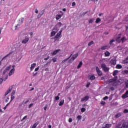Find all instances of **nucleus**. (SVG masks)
<instances>
[{
  "mask_svg": "<svg viewBox=\"0 0 128 128\" xmlns=\"http://www.w3.org/2000/svg\"><path fill=\"white\" fill-rule=\"evenodd\" d=\"M116 128H128V122L122 120L116 125Z\"/></svg>",
  "mask_w": 128,
  "mask_h": 128,
  "instance_id": "nucleus-1",
  "label": "nucleus"
},
{
  "mask_svg": "<svg viewBox=\"0 0 128 128\" xmlns=\"http://www.w3.org/2000/svg\"><path fill=\"white\" fill-rule=\"evenodd\" d=\"M101 66H102L103 70H104V72H106L110 70V68L106 67V65L104 63L102 64H101Z\"/></svg>",
  "mask_w": 128,
  "mask_h": 128,
  "instance_id": "nucleus-2",
  "label": "nucleus"
},
{
  "mask_svg": "<svg viewBox=\"0 0 128 128\" xmlns=\"http://www.w3.org/2000/svg\"><path fill=\"white\" fill-rule=\"evenodd\" d=\"M118 80V76H116L114 78L109 80L108 81L106 82V84H110L111 82H114Z\"/></svg>",
  "mask_w": 128,
  "mask_h": 128,
  "instance_id": "nucleus-3",
  "label": "nucleus"
},
{
  "mask_svg": "<svg viewBox=\"0 0 128 128\" xmlns=\"http://www.w3.org/2000/svg\"><path fill=\"white\" fill-rule=\"evenodd\" d=\"M52 30L54 31H52V32H51V36H54L56 34V32H58V28H56V27H54L53 28Z\"/></svg>",
  "mask_w": 128,
  "mask_h": 128,
  "instance_id": "nucleus-4",
  "label": "nucleus"
},
{
  "mask_svg": "<svg viewBox=\"0 0 128 128\" xmlns=\"http://www.w3.org/2000/svg\"><path fill=\"white\" fill-rule=\"evenodd\" d=\"M96 72L98 76H102V72L100 70V68H98V66L96 67Z\"/></svg>",
  "mask_w": 128,
  "mask_h": 128,
  "instance_id": "nucleus-5",
  "label": "nucleus"
},
{
  "mask_svg": "<svg viewBox=\"0 0 128 128\" xmlns=\"http://www.w3.org/2000/svg\"><path fill=\"white\" fill-rule=\"evenodd\" d=\"M12 86H10L8 90H6V92H5L4 94V96H8V94H10V92H12Z\"/></svg>",
  "mask_w": 128,
  "mask_h": 128,
  "instance_id": "nucleus-6",
  "label": "nucleus"
},
{
  "mask_svg": "<svg viewBox=\"0 0 128 128\" xmlns=\"http://www.w3.org/2000/svg\"><path fill=\"white\" fill-rule=\"evenodd\" d=\"M30 40V38H28V36H26L24 40H22V44H26Z\"/></svg>",
  "mask_w": 128,
  "mask_h": 128,
  "instance_id": "nucleus-7",
  "label": "nucleus"
},
{
  "mask_svg": "<svg viewBox=\"0 0 128 128\" xmlns=\"http://www.w3.org/2000/svg\"><path fill=\"white\" fill-rule=\"evenodd\" d=\"M16 70V69L14 68H12L10 72L8 73L9 76H12V74H14V71Z\"/></svg>",
  "mask_w": 128,
  "mask_h": 128,
  "instance_id": "nucleus-8",
  "label": "nucleus"
},
{
  "mask_svg": "<svg viewBox=\"0 0 128 128\" xmlns=\"http://www.w3.org/2000/svg\"><path fill=\"white\" fill-rule=\"evenodd\" d=\"M88 78L90 80H96V76L94 74L90 75L88 76Z\"/></svg>",
  "mask_w": 128,
  "mask_h": 128,
  "instance_id": "nucleus-9",
  "label": "nucleus"
},
{
  "mask_svg": "<svg viewBox=\"0 0 128 128\" xmlns=\"http://www.w3.org/2000/svg\"><path fill=\"white\" fill-rule=\"evenodd\" d=\"M110 62L111 64H113V66H116V60L115 58H112L110 60Z\"/></svg>",
  "mask_w": 128,
  "mask_h": 128,
  "instance_id": "nucleus-10",
  "label": "nucleus"
},
{
  "mask_svg": "<svg viewBox=\"0 0 128 128\" xmlns=\"http://www.w3.org/2000/svg\"><path fill=\"white\" fill-rule=\"evenodd\" d=\"M89 98H90V96H86L84 98L81 99V102H84V100L86 102H87V100H88Z\"/></svg>",
  "mask_w": 128,
  "mask_h": 128,
  "instance_id": "nucleus-11",
  "label": "nucleus"
},
{
  "mask_svg": "<svg viewBox=\"0 0 128 128\" xmlns=\"http://www.w3.org/2000/svg\"><path fill=\"white\" fill-rule=\"evenodd\" d=\"M122 112H119L116 114L115 118H120L122 116Z\"/></svg>",
  "mask_w": 128,
  "mask_h": 128,
  "instance_id": "nucleus-12",
  "label": "nucleus"
},
{
  "mask_svg": "<svg viewBox=\"0 0 128 128\" xmlns=\"http://www.w3.org/2000/svg\"><path fill=\"white\" fill-rule=\"evenodd\" d=\"M128 98V90H127L125 94H123L122 96V98Z\"/></svg>",
  "mask_w": 128,
  "mask_h": 128,
  "instance_id": "nucleus-13",
  "label": "nucleus"
},
{
  "mask_svg": "<svg viewBox=\"0 0 128 128\" xmlns=\"http://www.w3.org/2000/svg\"><path fill=\"white\" fill-rule=\"evenodd\" d=\"M62 16H64V14H56V20H58L61 18Z\"/></svg>",
  "mask_w": 128,
  "mask_h": 128,
  "instance_id": "nucleus-14",
  "label": "nucleus"
},
{
  "mask_svg": "<svg viewBox=\"0 0 128 128\" xmlns=\"http://www.w3.org/2000/svg\"><path fill=\"white\" fill-rule=\"evenodd\" d=\"M36 63H34L31 64V66L30 68V70L31 72L32 70H34V68H36Z\"/></svg>",
  "mask_w": 128,
  "mask_h": 128,
  "instance_id": "nucleus-15",
  "label": "nucleus"
},
{
  "mask_svg": "<svg viewBox=\"0 0 128 128\" xmlns=\"http://www.w3.org/2000/svg\"><path fill=\"white\" fill-rule=\"evenodd\" d=\"M72 54H71L70 55V56L68 58H66V59L63 60L62 62V64H64V62H66L67 60H70V58H72Z\"/></svg>",
  "mask_w": 128,
  "mask_h": 128,
  "instance_id": "nucleus-16",
  "label": "nucleus"
},
{
  "mask_svg": "<svg viewBox=\"0 0 128 128\" xmlns=\"http://www.w3.org/2000/svg\"><path fill=\"white\" fill-rule=\"evenodd\" d=\"M116 42H118V44H120V42H122V40L120 39V36H119L116 38Z\"/></svg>",
  "mask_w": 128,
  "mask_h": 128,
  "instance_id": "nucleus-17",
  "label": "nucleus"
},
{
  "mask_svg": "<svg viewBox=\"0 0 128 128\" xmlns=\"http://www.w3.org/2000/svg\"><path fill=\"white\" fill-rule=\"evenodd\" d=\"M108 46H102L100 48V50H108Z\"/></svg>",
  "mask_w": 128,
  "mask_h": 128,
  "instance_id": "nucleus-18",
  "label": "nucleus"
},
{
  "mask_svg": "<svg viewBox=\"0 0 128 128\" xmlns=\"http://www.w3.org/2000/svg\"><path fill=\"white\" fill-rule=\"evenodd\" d=\"M104 56H110V53L108 51H106L104 52Z\"/></svg>",
  "mask_w": 128,
  "mask_h": 128,
  "instance_id": "nucleus-19",
  "label": "nucleus"
},
{
  "mask_svg": "<svg viewBox=\"0 0 128 128\" xmlns=\"http://www.w3.org/2000/svg\"><path fill=\"white\" fill-rule=\"evenodd\" d=\"M60 50L58 49V50H56L54 51V52L52 53V54H53V56H54L55 54H56L58 52H60Z\"/></svg>",
  "mask_w": 128,
  "mask_h": 128,
  "instance_id": "nucleus-20",
  "label": "nucleus"
},
{
  "mask_svg": "<svg viewBox=\"0 0 128 128\" xmlns=\"http://www.w3.org/2000/svg\"><path fill=\"white\" fill-rule=\"evenodd\" d=\"M82 62H80L79 64L77 66V68L78 69L80 68H82Z\"/></svg>",
  "mask_w": 128,
  "mask_h": 128,
  "instance_id": "nucleus-21",
  "label": "nucleus"
},
{
  "mask_svg": "<svg viewBox=\"0 0 128 128\" xmlns=\"http://www.w3.org/2000/svg\"><path fill=\"white\" fill-rule=\"evenodd\" d=\"M61 34L59 33H57L56 35L55 36V40H58V38L60 37Z\"/></svg>",
  "mask_w": 128,
  "mask_h": 128,
  "instance_id": "nucleus-22",
  "label": "nucleus"
},
{
  "mask_svg": "<svg viewBox=\"0 0 128 128\" xmlns=\"http://www.w3.org/2000/svg\"><path fill=\"white\" fill-rule=\"evenodd\" d=\"M118 74V70H114V72H113V76H116V75Z\"/></svg>",
  "mask_w": 128,
  "mask_h": 128,
  "instance_id": "nucleus-23",
  "label": "nucleus"
},
{
  "mask_svg": "<svg viewBox=\"0 0 128 128\" xmlns=\"http://www.w3.org/2000/svg\"><path fill=\"white\" fill-rule=\"evenodd\" d=\"M12 52H10L6 56L4 57L2 60H4V58H8V56H10V54H12Z\"/></svg>",
  "mask_w": 128,
  "mask_h": 128,
  "instance_id": "nucleus-24",
  "label": "nucleus"
},
{
  "mask_svg": "<svg viewBox=\"0 0 128 128\" xmlns=\"http://www.w3.org/2000/svg\"><path fill=\"white\" fill-rule=\"evenodd\" d=\"M116 68L120 70V68H122V66L121 64H118L116 66Z\"/></svg>",
  "mask_w": 128,
  "mask_h": 128,
  "instance_id": "nucleus-25",
  "label": "nucleus"
},
{
  "mask_svg": "<svg viewBox=\"0 0 128 128\" xmlns=\"http://www.w3.org/2000/svg\"><path fill=\"white\" fill-rule=\"evenodd\" d=\"M64 104V100H62L59 103V106H62Z\"/></svg>",
  "mask_w": 128,
  "mask_h": 128,
  "instance_id": "nucleus-26",
  "label": "nucleus"
},
{
  "mask_svg": "<svg viewBox=\"0 0 128 128\" xmlns=\"http://www.w3.org/2000/svg\"><path fill=\"white\" fill-rule=\"evenodd\" d=\"M112 126V125L110 124H106V126L104 127H102V128H110Z\"/></svg>",
  "mask_w": 128,
  "mask_h": 128,
  "instance_id": "nucleus-27",
  "label": "nucleus"
},
{
  "mask_svg": "<svg viewBox=\"0 0 128 128\" xmlns=\"http://www.w3.org/2000/svg\"><path fill=\"white\" fill-rule=\"evenodd\" d=\"M8 74L3 76L4 80H8Z\"/></svg>",
  "mask_w": 128,
  "mask_h": 128,
  "instance_id": "nucleus-28",
  "label": "nucleus"
},
{
  "mask_svg": "<svg viewBox=\"0 0 128 128\" xmlns=\"http://www.w3.org/2000/svg\"><path fill=\"white\" fill-rule=\"evenodd\" d=\"M126 37H123L121 38L122 44H124V42H126Z\"/></svg>",
  "mask_w": 128,
  "mask_h": 128,
  "instance_id": "nucleus-29",
  "label": "nucleus"
},
{
  "mask_svg": "<svg viewBox=\"0 0 128 128\" xmlns=\"http://www.w3.org/2000/svg\"><path fill=\"white\" fill-rule=\"evenodd\" d=\"M102 22V20L100 18H97L95 22L96 24H98V22Z\"/></svg>",
  "mask_w": 128,
  "mask_h": 128,
  "instance_id": "nucleus-30",
  "label": "nucleus"
},
{
  "mask_svg": "<svg viewBox=\"0 0 128 128\" xmlns=\"http://www.w3.org/2000/svg\"><path fill=\"white\" fill-rule=\"evenodd\" d=\"M78 56V54H74V55H73V56H72V58H74V59L77 58Z\"/></svg>",
  "mask_w": 128,
  "mask_h": 128,
  "instance_id": "nucleus-31",
  "label": "nucleus"
},
{
  "mask_svg": "<svg viewBox=\"0 0 128 128\" xmlns=\"http://www.w3.org/2000/svg\"><path fill=\"white\" fill-rule=\"evenodd\" d=\"M74 60V58H72V57L68 61V62L69 64H72Z\"/></svg>",
  "mask_w": 128,
  "mask_h": 128,
  "instance_id": "nucleus-32",
  "label": "nucleus"
},
{
  "mask_svg": "<svg viewBox=\"0 0 128 128\" xmlns=\"http://www.w3.org/2000/svg\"><path fill=\"white\" fill-rule=\"evenodd\" d=\"M94 18H90L88 20L89 24H92V22H94Z\"/></svg>",
  "mask_w": 128,
  "mask_h": 128,
  "instance_id": "nucleus-33",
  "label": "nucleus"
},
{
  "mask_svg": "<svg viewBox=\"0 0 128 128\" xmlns=\"http://www.w3.org/2000/svg\"><path fill=\"white\" fill-rule=\"evenodd\" d=\"M124 84L126 86V88H128V80H126L124 82Z\"/></svg>",
  "mask_w": 128,
  "mask_h": 128,
  "instance_id": "nucleus-34",
  "label": "nucleus"
},
{
  "mask_svg": "<svg viewBox=\"0 0 128 128\" xmlns=\"http://www.w3.org/2000/svg\"><path fill=\"white\" fill-rule=\"evenodd\" d=\"M14 98L15 97L14 96V95H11L10 102H12L14 100Z\"/></svg>",
  "mask_w": 128,
  "mask_h": 128,
  "instance_id": "nucleus-35",
  "label": "nucleus"
},
{
  "mask_svg": "<svg viewBox=\"0 0 128 128\" xmlns=\"http://www.w3.org/2000/svg\"><path fill=\"white\" fill-rule=\"evenodd\" d=\"M116 42V40H111L110 42H109V44L112 45V42Z\"/></svg>",
  "mask_w": 128,
  "mask_h": 128,
  "instance_id": "nucleus-36",
  "label": "nucleus"
},
{
  "mask_svg": "<svg viewBox=\"0 0 128 128\" xmlns=\"http://www.w3.org/2000/svg\"><path fill=\"white\" fill-rule=\"evenodd\" d=\"M94 44V41H91L88 42V46H92V44Z\"/></svg>",
  "mask_w": 128,
  "mask_h": 128,
  "instance_id": "nucleus-37",
  "label": "nucleus"
},
{
  "mask_svg": "<svg viewBox=\"0 0 128 128\" xmlns=\"http://www.w3.org/2000/svg\"><path fill=\"white\" fill-rule=\"evenodd\" d=\"M20 24H18L16 26H15L14 28L15 30H18V28H20Z\"/></svg>",
  "mask_w": 128,
  "mask_h": 128,
  "instance_id": "nucleus-38",
  "label": "nucleus"
},
{
  "mask_svg": "<svg viewBox=\"0 0 128 128\" xmlns=\"http://www.w3.org/2000/svg\"><path fill=\"white\" fill-rule=\"evenodd\" d=\"M44 10H42L39 14L42 16L44 14Z\"/></svg>",
  "mask_w": 128,
  "mask_h": 128,
  "instance_id": "nucleus-39",
  "label": "nucleus"
},
{
  "mask_svg": "<svg viewBox=\"0 0 128 128\" xmlns=\"http://www.w3.org/2000/svg\"><path fill=\"white\" fill-rule=\"evenodd\" d=\"M10 68H12V66H8L7 68H6V70H10Z\"/></svg>",
  "mask_w": 128,
  "mask_h": 128,
  "instance_id": "nucleus-40",
  "label": "nucleus"
},
{
  "mask_svg": "<svg viewBox=\"0 0 128 128\" xmlns=\"http://www.w3.org/2000/svg\"><path fill=\"white\" fill-rule=\"evenodd\" d=\"M86 108H81V112H86Z\"/></svg>",
  "mask_w": 128,
  "mask_h": 128,
  "instance_id": "nucleus-41",
  "label": "nucleus"
},
{
  "mask_svg": "<svg viewBox=\"0 0 128 128\" xmlns=\"http://www.w3.org/2000/svg\"><path fill=\"white\" fill-rule=\"evenodd\" d=\"M77 119L78 120H82V116H77Z\"/></svg>",
  "mask_w": 128,
  "mask_h": 128,
  "instance_id": "nucleus-42",
  "label": "nucleus"
},
{
  "mask_svg": "<svg viewBox=\"0 0 128 128\" xmlns=\"http://www.w3.org/2000/svg\"><path fill=\"white\" fill-rule=\"evenodd\" d=\"M60 100V96H55V100Z\"/></svg>",
  "mask_w": 128,
  "mask_h": 128,
  "instance_id": "nucleus-43",
  "label": "nucleus"
},
{
  "mask_svg": "<svg viewBox=\"0 0 128 128\" xmlns=\"http://www.w3.org/2000/svg\"><path fill=\"white\" fill-rule=\"evenodd\" d=\"M123 112H124V114H128V110L125 109V110H124Z\"/></svg>",
  "mask_w": 128,
  "mask_h": 128,
  "instance_id": "nucleus-44",
  "label": "nucleus"
},
{
  "mask_svg": "<svg viewBox=\"0 0 128 128\" xmlns=\"http://www.w3.org/2000/svg\"><path fill=\"white\" fill-rule=\"evenodd\" d=\"M88 12H83L82 14V16H86V14H88Z\"/></svg>",
  "mask_w": 128,
  "mask_h": 128,
  "instance_id": "nucleus-45",
  "label": "nucleus"
},
{
  "mask_svg": "<svg viewBox=\"0 0 128 128\" xmlns=\"http://www.w3.org/2000/svg\"><path fill=\"white\" fill-rule=\"evenodd\" d=\"M14 94H16V90H13L11 94V96H14Z\"/></svg>",
  "mask_w": 128,
  "mask_h": 128,
  "instance_id": "nucleus-46",
  "label": "nucleus"
},
{
  "mask_svg": "<svg viewBox=\"0 0 128 128\" xmlns=\"http://www.w3.org/2000/svg\"><path fill=\"white\" fill-rule=\"evenodd\" d=\"M100 104H102V106H104V104H106V102L104 101H102L100 102Z\"/></svg>",
  "mask_w": 128,
  "mask_h": 128,
  "instance_id": "nucleus-47",
  "label": "nucleus"
},
{
  "mask_svg": "<svg viewBox=\"0 0 128 128\" xmlns=\"http://www.w3.org/2000/svg\"><path fill=\"white\" fill-rule=\"evenodd\" d=\"M104 100H108V96H106L103 98Z\"/></svg>",
  "mask_w": 128,
  "mask_h": 128,
  "instance_id": "nucleus-48",
  "label": "nucleus"
},
{
  "mask_svg": "<svg viewBox=\"0 0 128 128\" xmlns=\"http://www.w3.org/2000/svg\"><path fill=\"white\" fill-rule=\"evenodd\" d=\"M32 106H34V104L32 103V104H30L28 106V108H32Z\"/></svg>",
  "mask_w": 128,
  "mask_h": 128,
  "instance_id": "nucleus-49",
  "label": "nucleus"
},
{
  "mask_svg": "<svg viewBox=\"0 0 128 128\" xmlns=\"http://www.w3.org/2000/svg\"><path fill=\"white\" fill-rule=\"evenodd\" d=\"M6 72H8L6 69L3 72V76H4L6 74Z\"/></svg>",
  "mask_w": 128,
  "mask_h": 128,
  "instance_id": "nucleus-50",
  "label": "nucleus"
},
{
  "mask_svg": "<svg viewBox=\"0 0 128 128\" xmlns=\"http://www.w3.org/2000/svg\"><path fill=\"white\" fill-rule=\"evenodd\" d=\"M51 60H52L53 62H56V58H52Z\"/></svg>",
  "mask_w": 128,
  "mask_h": 128,
  "instance_id": "nucleus-51",
  "label": "nucleus"
},
{
  "mask_svg": "<svg viewBox=\"0 0 128 128\" xmlns=\"http://www.w3.org/2000/svg\"><path fill=\"white\" fill-rule=\"evenodd\" d=\"M3 80L4 79H2V78H0V84H2Z\"/></svg>",
  "mask_w": 128,
  "mask_h": 128,
  "instance_id": "nucleus-52",
  "label": "nucleus"
},
{
  "mask_svg": "<svg viewBox=\"0 0 128 128\" xmlns=\"http://www.w3.org/2000/svg\"><path fill=\"white\" fill-rule=\"evenodd\" d=\"M40 70V66L37 67L36 68H35L34 70L35 72H38Z\"/></svg>",
  "mask_w": 128,
  "mask_h": 128,
  "instance_id": "nucleus-53",
  "label": "nucleus"
},
{
  "mask_svg": "<svg viewBox=\"0 0 128 128\" xmlns=\"http://www.w3.org/2000/svg\"><path fill=\"white\" fill-rule=\"evenodd\" d=\"M72 122V118H69L68 119V122Z\"/></svg>",
  "mask_w": 128,
  "mask_h": 128,
  "instance_id": "nucleus-54",
  "label": "nucleus"
},
{
  "mask_svg": "<svg viewBox=\"0 0 128 128\" xmlns=\"http://www.w3.org/2000/svg\"><path fill=\"white\" fill-rule=\"evenodd\" d=\"M48 108V104H46L44 107V110H46V109Z\"/></svg>",
  "mask_w": 128,
  "mask_h": 128,
  "instance_id": "nucleus-55",
  "label": "nucleus"
},
{
  "mask_svg": "<svg viewBox=\"0 0 128 128\" xmlns=\"http://www.w3.org/2000/svg\"><path fill=\"white\" fill-rule=\"evenodd\" d=\"M9 100H10V98L8 97L5 100V102H8Z\"/></svg>",
  "mask_w": 128,
  "mask_h": 128,
  "instance_id": "nucleus-56",
  "label": "nucleus"
},
{
  "mask_svg": "<svg viewBox=\"0 0 128 128\" xmlns=\"http://www.w3.org/2000/svg\"><path fill=\"white\" fill-rule=\"evenodd\" d=\"M50 60V56H48V58H44V60Z\"/></svg>",
  "mask_w": 128,
  "mask_h": 128,
  "instance_id": "nucleus-57",
  "label": "nucleus"
},
{
  "mask_svg": "<svg viewBox=\"0 0 128 128\" xmlns=\"http://www.w3.org/2000/svg\"><path fill=\"white\" fill-rule=\"evenodd\" d=\"M42 16L40 15V14L38 15V18H42Z\"/></svg>",
  "mask_w": 128,
  "mask_h": 128,
  "instance_id": "nucleus-58",
  "label": "nucleus"
},
{
  "mask_svg": "<svg viewBox=\"0 0 128 128\" xmlns=\"http://www.w3.org/2000/svg\"><path fill=\"white\" fill-rule=\"evenodd\" d=\"M28 102H30V100H26V101L24 102V104H27Z\"/></svg>",
  "mask_w": 128,
  "mask_h": 128,
  "instance_id": "nucleus-59",
  "label": "nucleus"
},
{
  "mask_svg": "<svg viewBox=\"0 0 128 128\" xmlns=\"http://www.w3.org/2000/svg\"><path fill=\"white\" fill-rule=\"evenodd\" d=\"M45 72H48V70H50V68H46L44 70Z\"/></svg>",
  "mask_w": 128,
  "mask_h": 128,
  "instance_id": "nucleus-60",
  "label": "nucleus"
},
{
  "mask_svg": "<svg viewBox=\"0 0 128 128\" xmlns=\"http://www.w3.org/2000/svg\"><path fill=\"white\" fill-rule=\"evenodd\" d=\"M90 83L87 84H86V88H88V86H90Z\"/></svg>",
  "mask_w": 128,
  "mask_h": 128,
  "instance_id": "nucleus-61",
  "label": "nucleus"
},
{
  "mask_svg": "<svg viewBox=\"0 0 128 128\" xmlns=\"http://www.w3.org/2000/svg\"><path fill=\"white\" fill-rule=\"evenodd\" d=\"M26 118H28L27 116H24L23 118H22V120H26Z\"/></svg>",
  "mask_w": 128,
  "mask_h": 128,
  "instance_id": "nucleus-62",
  "label": "nucleus"
},
{
  "mask_svg": "<svg viewBox=\"0 0 128 128\" xmlns=\"http://www.w3.org/2000/svg\"><path fill=\"white\" fill-rule=\"evenodd\" d=\"M76 6V2H73L72 3V6Z\"/></svg>",
  "mask_w": 128,
  "mask_h": 128,
  "instance_id": "nucleus-63",
  "label": "nucleus"
},
{
  "mask_svg": "<svg viewBox=\"0 0 128 128\" xmlns=\"http://www.w3.org/2000/svg\"><path fill=\"white\" fill-rule=\"evenodd\" d=\"M126 20L128 22V16L126 18Z\"/></svg>",
  "mask_w": 128,
  "mask_h": 128,
  "instance_id": "nucleus-64",
  "label": "nucleus"
}]
</instances>
